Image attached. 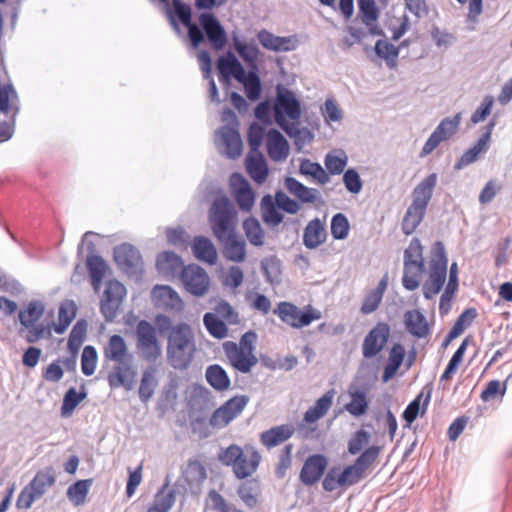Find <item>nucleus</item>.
I'll return each instance as SVG.
<instances>
[{
	"mask_svg": "<svg viewBox=\"0 0 512 512\" xmlns=\"http://www.w3.org/2000/svg\"><path fill=\"white\" fill-rule=\"evenodd\" d=\"M213 236L223 246V256L231 262L241 263L246 258V243L237 233L238 213L228 196L218 189L208 212Z\"/></svg>",
	"mask_w": 512,
	"mask_h": 512,
	"instance_id": "obj_1",
	"label": "nucleus"
},
{
	"mask_svg": "<svg viewBox=\"0 0 512 512\" xmlns=\"http://www.w3.org/2000/svg\"><path fill=\"white\" fill-rule=\"evenodd\" d=\"M382 447L378 445L367 446L350 465L340 469L338 466L330 467L322 481L326 492H333L339 487H350L359 482L363 474L377 460Z\"/></svg>",
	"mask_w": 512,
	"mask_h": 512,
	"instance_id": "obj_2",
	"label": "nucleus"
},
{
	"mask_svg": "<svg viewBox=\"0 0 512 512\" xmlns=\"http://www.w3.org/2000/svg\"><path fill=\"white\" fill-rule=\"evenodd\" d=\"M187 37L193 49L208 42L215 51H221L228 43L226 30L212 11L200 12L197 22L191 20L187 28Z\"/></svg>",
	"mask_w": 512,
	"mask_h": 512,
	"instance_id": "obj_3",
	"label": "nucleus"
},
{
	"mask_svg": "<svg viewBox=\"0 0 512 512\" xmlns=\"http://www.w3.org/2000/svg\"><path fill=\"white\" fill-rule=\"evenodd\" d=\"M127 352V344L121 335L110 336L107 346L104 348V356L106 359L118 363L107 376L108 384L112 389L123 387L126 391H130L134 387L136 371L129 362L124 361Z\"/></svg>",
	"mask_w": 512,
	"mask_h": 512,
	"instance_id": "obj_4",
	"label": "nucleus"
},
{
	"mask_svg": "<svg viewBox=\"0 0 512 512\" xmlns=\"http://www.w3.org/2000/svg\"><path fill=\"white\" fill-rule=\"evenodd\" d=\"M195 351V338L191 326L185 322L176 324L168 336V364L176 370H186L194 358Z\"/></svg>",
	"mask_w": 512,
	"mask_h": 512,
	"instance_id": "obj_5",
	"label": "nucleus"
},
{
	"mask_svg": "<svg viewBox=\"0 0 512 512\" xmlns=\"http://www.w3.org/2000/svg\"><path fill=\"white\" fill-rule=\"evenodd\" d=\"M432 258L428 279L422 285L423 296L431 300L441 292L447 278L448 256L442 241H436L432 246Z\"/></svg>",
	"mask_w": 512,
	"mask_h": 512,
	"instance_id": "obj_6",
	"label": "nucleus"
},
{
	"mask_svg": "<svg viewBox=\"0 0 512 512\" xmlns=\"http://www.w3.org/2000/svg\"><path fill=\"white\" fill-rule=\"evenodd\" d=\"M136 348L143 360L155 364L162 355V348L157 338L156 327L147 320H140L136 325Z\"/></svg>",
	"mask_w": 512,
	"mask_h": 512,
	"instance_id": "obj_7",
	"label": "nucleus"
},
{
	"mask_svg": "<svg viewBox=\"0 0 512 512\" xmlns=\"http://www.w3.org/2000/svg\"><path fill=\"white\" fill-rule=\"evenodd\" d=\"M274 121L290 119L300 121L302 116L301 101L294 91L278 83L275 86Z\"/></svg>",
	"mask_w": 512,
	"mask_h": 512,
	"instance_id": "obj_8",
	"label": "nucleus"
},
{
	"mask_svg": "<svg viewBox=\"0 0 512 512\" xmlns=\"http://www.w3.org/2000/svg\"><path fill=\"white\" fill-rule=\"evenodd\" d=\"M273 313L282 322L297 329L306 327L313 321L321 318L320 311L314 309L311 305L305 306L302 310L295 304L287 301L279 302Z\"/></svg>",
	"mask_w": 512,
	"mask_h": 512,
	"instance_id": "obj_9",
	"label": "nucleus"
},
{
	"mask_svg": "<svg viewBox=\"0 0 512 512\" xmlns=\"http://www.w3.org/2000/svg\"><path fill=\"white\" fill-rule=\"evenodd\" d=\"M113 258L117 267L127 276L141 279L144 263L140 251L130 243H122L114 247Z\"/></svg>",
	"mask_w": 512,
	"mask_h": 512,
	"instance_id": "obj_10",
	"label": "nucleus"
},
{
	"mask_svg": "<svg viewBox=\"0 0 512 512\" xmlns=\"http://www.w3.org/2000/svg\"><path fill=\"white\" fill-rule=\"evenodd\" d=\"M126 295V287L120 281L116 279L107 281L100 300V313L106 322L114 321Z\"/></svg>",
	"mask_w": 512,
	"mask_h": 512,
	"instance_id": "obj_11",
	"label": "nucleus"
},
{
	"mask_svg": "<svg viewBox=\"0 0 512 512\" xmlns=\"http://www.w3.org/2000/svg\"><path fill=\"white\" fill-rule=\"evenodd\" d=\"M93 234L92 231L83 234L81 243L78 245V254L81 253L83 244L86 243L90 253L86 258V267L90 276L91 285L95 291H98L109 266L102 256L95 254L96 248L93 241L87 240V237Z\"/></svg>",
	"mask_w": 512,
	"mask_h": 512,
	"instance_id": "obj_12",
	"label": "nucleus"
},
{
	"mask_svg": "<svg viewBox=\"0 0 512 512\" xmlns=\"http://www.w3.org/2000/svg\"><path fill=\"white\" fill-rule=\"evenodd\" d=\"M179 278L185 290L195 297L204 296L210 287V278L198 264H189L180 271Z\"/></svg>",
	"mask_w": 512,
	"mask_h": 512,
	"instance_id": "obj_13",
	"label": "nucleus"
},
{
	"mask_svg": "<svg viewBox=\"0 0 512 512\" xmlns=\"http://www.w3.org/2000/svg\"><path fill=\"white\" fill-rule=\"evenodd\" d=\"M189 418L194 431L206 423V414L212 406L211 392L204 386L194 388L189 402Z\"/></svg>",
	"mask_w": 512,
	"mask_h": 512,
	"instance_id": "obj_14",
	"label": "nucleus"
},
{
	"mask_svg": "<svg viewBox=\"0 0 512 512\" xmlns=\"http://www.w3.org/2000/svg\"><path fill=\"white\" fill-rule=\"evenodd\" d=\"M250 398L247 395H235L224 402L211 415L209 423L212 427L223 428L244 410Z\"/></svg>",
	"mask_w": 512,
	"mask_h": 512,
	"instance_id": "obj_15",
	"label": "nucleus"
},
{
	"mask_svg": "<svg viewBox=\"0 0 512 512\" xmlns=\"http://www.w3.org/2000/svg\"><path fill=\"white\" fill-rule=\"evenodd\" d=\"M460 122L461 115L459 113L455 114L453 117H445L442 119L424 143L419 156L421 158L428 156L442 141L453 136L457 132Z\"/></svg>",
	"mask_w": 512,
	"mask_h": 512,
	"instance_id": "obj_16",
	"label": "nucleus"
},
{
	"mask_svg": "<svg viewBox=\"0 0 512 512\" xmlns=\"http://www.w3.org/2000/svg\"><path fill=\"white\" fill-rule=\"evenodd\" d=\"M390 337V326L386 322H378L365 336L362 344V355L366 359L376 357L386 346Z\"/></svg>",
	"mask_w": 512,
	"mask_h": 512,
	"instance_id": "obj_17",
	"label": "nucleus"
},
{
	"mask_svg": "<svg viewBox=\"0 0 512 512\" xmlns=\"http://www.w3.org/2000/svg\"><path fill=\"white\" fill-rule=\"evenodd\" d=\"M328 459L325 455L315 453L309 455L301 468L299 479L305 486H313L326 474Z\"/></svg>",
	"mask_w": 512,
	"mask_h": 512,
	"instance_id": "obj_18",
	"label": "nucleus"
},
{
	"mask_svg": "<svg viewBox=\"0 0 512 512\" xmlns=\"http://www.w3.org/2000/svg\"><path fill=\"white\" fill-rule=\"evenodd\" d=\"M225 355L230 365L242 374L250 373L257 364L258 359L254 353L245 352L236 348V343L227 341L223 344Z\"/></svg>",
	"mask_w": 512,
	"mask_h": 512,
	"instance_id": "obj_19",
	"label": "nucleus"
},
{
	"mask_svg": "<svg viewBox=\"0 0 512 512\" xmlns=\"http://www.w3.org/2000/svg\"><path fill=\"white\" fill-rule=\"evenodd\" d=\"M151 298L157 308L174 312H181L184 309L181 297L169 285H155L151 291Z\"/></svg>",
	"mask_w": 512,
	"mask_h": 512,
	"instance_id": "obj_20",
	"label": "nucleus"
},
{
	"mask_svg": "<svg viewBox=\"0 0 512 512\" xmlns=\"http://www.w3.org/2000/svg\"><path fill=\"white\" fill-rule=\"evenodd\" d=\"M432 391V384H427L423 387L422 391L406 406L402 413V418L406 423L405 427H410L419 415L422 416L425 414L431 400Z\"/></svg>",
	"mask_w": 512,
	"mask_h": 512,
	"instance_id": "obj_21",
	"label": "nucleus"
},
{
	"mask_svg": "<svg viewBox=\"0 0 512 512\" xmlns=\"http://www.w3.org/2000/svg\"><path fill=\"white\" fill-rule=\"evenodd\" d=\"M217 134L225 147L226 157L233 160L239 158L243 151V142L238 128L224 125L217 130Z\"/></svg>",
	"mask_w": 512,
	"mask_h": 512,
	"instance_id": "obj_22",
	"label": "nucleus"
},
{
	"mask_svg": "<svg viewBox=\"0 0 512 512\" xmlns=\"http://www.w3.org/2000/svg\"><path fill=\"white\" fill-rule=\"evenodd\" d=\"M266 150L271 160L284 161L290 152L289 142L278 129L270 128L267 131Z\"/></svg>",
	"mask_w": 512,
	"mask_h": 512,
	"instance_id": "obj_23",
	"label": "nucleus"
},
{
	"mask_svg": "<svg viewBox=\"0 0 512 512\" xmlns=\"http://www.w3.org/2000/svg\"><path fill=\"white\" fill-rule=\"evenodd\" d=\"M45 303L42 300H31L24 308L18 311V321L20 327L18 329V335L23 336L25 328L32 326L37 323L45 313Z\"/></svg>",
	"mask_w": 512,
	"mask_h": 512,
	"instance_id": "obj_24",
	"label": "nucleus"
},
{
	"mask_svg": "<svg viewBox=\"0 0 512 512\" xmlns=\"http://www.w3.org/2000/svg\"><path fill=\"white\" fill-rule=\"evenodd\" d=\"M244 162L247 174L254 182L262 184L267 180L269 167L262 152H248Z\"/></svg>",
	"mask_w": 512,
	"mask_h": 512,
	"instance_id": "obj_25",
	"label": "nucleus"
},
{
	"mask_svg": "<svg viewBox=\"0 0 512 512\" xmlns=\"http://www.w3.org/2000/svg\"><path fill=\"white\" fill-rule=\"evenodd\" d=\"M0 112L11 116L8 122H13L16 125V118L20 113V98L11 82L5 83L2 90H0Z\"/></svg>",
	"mask_w": 512,
	"mask_h": 512,
	"instance_id": "obj_26",
	"label": "nucleus"
},
{
	"mask_svg": "<svg viewBox=\"0 0 512 512\" xmlns=\"http://www.w3.org/2000/svg\"><path fill=\"white\" fill-rule=\"evenodd\" d=\"M157 372V365L149 364L141 373L138 397L143 404H147L150 401L159 385Z\"/></svg>",
	"mask_w": 512,
	"mask_h": 512,
	"instance_id": "obj_27",
	"label": "nucleus"
},
{
	"mask_svg": "<svg viewBox=\"0 0 512 512\" xmlns=\"http://www.w3.org/2000/svg\"><path fill=\"white\" fill-rule=\"evenodd\" d=\"M183 267L186 266L182 258L173 251H163L156 257V269L165 277L179 275Z\"/></svg>",
	"mask_w": 512,
	"mask_h": 512,
	"instance_id": "obj_28",
	"label": "nucleus"
},
{
	"mask_svg": "<svg viewBox=\"0 0 512 512\" xmlns=\"http://www.w3.org/2000/svg\"><path fill=\"white\" fill-rule=\"evenodd\" d=\"M192 253L198 260L209 265H215L218 259V253L212 240L206 236L198 235L193 239L191 245Z\"/></svg>",
	"mask_w": 512,
	"mask_h": 512,
	"instance_id": "obj_29",
	"label": "nucleus"
},
{
	"mask_svg": "<svg viewBox=\"0 0 512 512\" xmlns=\"http://www.w3.org/2000/svg\"><path fill=\"white\" fill-rule=\"evenodd\" d=\"M437 180V173H430L421 180L412 190V203L427 208L432 199Z\"/></svg>",
	"mask_w": 512,
	"mask_h": 512,
	"instance_id": "obj_30",
	"label": "nucleus"
},
{
	"mask_svg": "<svg viewBox=\"0 0 512 512\" xmlns=\"http://www.w3.org/2000/svg\"><path fill=\"white\" fill-rule=\"evenodd\" d=\"M257 38L263 48L274 52H288L294 50L296 47L292 37L276 36L265 29L258 32Z\"/></svg>",
	"mask_w": 512,
	"mask_h": 512,
	"instance_id": "obj_31",
	"label": "nucleus"
},
{
	"mask_svg": "<svg viewBox=\"0 0 512 512\" xmlns=\"http://www.w3.org/2000/svg\"><path fill=\"white\" fill-rule=\"evenodd\" d=\"M284 185L286 189L298 199L299 203L313 204L320 197V193L317 189L305 186L294 177H286Z\"/></svg>",
	"mask_w": 512,
	"mask_h": 512,
	"instance_id": "obj_32",
	"label": "nucleus"
},
{
	"mask_svg": "<svg viewBox=\"0 0 512 512\" xmlns=\"http://www.w3.org/2000/svg\"><path fill=\"white\" fill-rule=\"evenodd\" d=\"M459 270L456 262H452L449 269L448 283L440 297L439 311L441 315L447 314L451 309V301L459 287Z\"/></svg>",
	"mask_w": 512,
	"mask_h": 512,
	"instance_id": "obj_33",
	"label": "nucleus"
},
{
	"mask_svg": "<svg viewBox=\"0 0 512 512\" xmlns=\"http://www.w3.org/2000/svg\"><path fill=\"white\" fill-rule=\"evenodd\" d=\"M233 46L240 57L245 61L248 68L250 69H259L258 66V55L259 48L254 40L250 42H245L240 39V37L236 34H232Z\"/></svg>",
	"mask_w": 512,
	"mask_h": 512,
	"instance_id": "obj_34",
	"label": "nucleus"
},
{
	"mask_svg": "<svg viewBox=\"0 0 512 512\" xmlns=\"http://www.w3.org/2000/svg\"><path fill=\"white\" fill-rule=\"evenodd\" d=\"M326 236L323 222L315 217L304 228L303 244L307 249H315L325 242Z\"/></svg>",
	"mask_w": 512,
	"mask_h": 512,
	"instance_id": "obj_35",
	"label": "nucleus"
},
{
	"mask_svg": "<svg viewBox=\"0 0 512 512\" xmlns=\"http://www.w3.org/2000/svg\"><path fill=\"white\" fill-rule=\"evenodd\" d=\"M275 123L290 137L294 139V144L300 150L306 142H310L314 135L307 128H299L300 121H292L290 119H283V121H275Z\"/></svg>",
	"mask_w": 512,
	"mask_h": 512,
	"instance_id": "obj_36",
	"label": "nucleus"
},
{
	"mask_svg": "<svg viewBox=\"0 0 512 512\" xmlns=\"http://www.w3.org/2000/svg\"><path fill=\"white\" fill-rule=\"evenodd\" d=\"M406 352L401 343H394L389 350L388 362L381 376L382 382H389L397 374L405 360Z\"/></svg>",
	"mask_w": 512,
	"mask_h": 512,
	"instance_id": "obj_37",
	"label": "nucleus"
},
{
	"mask_svg": "<svg viewBox=\"0 0 512 512\" xmlns=\"http://www.w3.org/2000/svg\"><path fill=\"white\" fill-rule=\"evenodd\" d=\"M260 210L263 222L270 227H276L284 221L285 216L271 194L262 196Z\"/></svg>",
	"mask_w": 512,
	"mask_h": 512,
	"instance_id": "obj_38",
	"label": "nucleus"
},
{
	"mask_svg": "<svg viewBox=\"0 0 512 512\" xmlns=\"http://www.w3.org/2000/svg\"><path fill=\"white\" fill-rule=\"evenodd\" d=\"M406 330L414 337L424 338L429 334L425 315L419 310H408L404 314Z\"/></svg>",
	"mask_w": 512,
	"mask_h": 512,
	"instance_id": "obj_39",
	"label": "nucleus"
},
{
	"mask_svg": "<svg viewBox=\"0 0 512 512\" xmlns=\"http://www.w3.org/2000/svg\"><path fill=\"white\" fill-rule=\"evenodd\" d=\"M294 433L293 426L283 424L265 430L260 435L261 443L268 449L278 446L287 441Z\"/></svg>",
	"mask_w": 512,
	"mask_h": 512,
	"instance_id": "obj_40",
	"label": "nucleus"
},
{
	"mask_svg": "<svg viewBox=\"0 0 512 512\" xmlns=\"http://www.w3.org/2000/svg\"><path fill=\"white\" fill-rule=\"evenodd\" d=\"M78 307L74 300L62 301L58 308V322H53V330L62 335L66 332L77 315Z\"/></svg>",
	"mask_w": 512,
	"mask_h": 512,
	"instance_id": "obj_41",
	"label": "nucleus"
},
{
	"mask_svg": "<svg viewBox=\"0 0 512 512\" xmlns=\"http://www.w3.org/2000/svg\"><path fill=\"white\" fill-rule=\"evenodd\" d=\"M477 316V311L475 308L470 307L466 308L456 319L453 326L445 336L444 340L442 341L441 347L447 348L450 343L456 339L458 336H460L466 327L471 325L473 320Z\"/></svg>",
	"mask_w": 512,
	"mask_h": 512,
	"instance_id": "obj_42",
	"label": "nucleus"
},
{
	"mask_svg": "<svg viewBox=\"0 0 512 512\" xmlns=\"http://www.w3.org/2000/svg\"><path fill=\"white\" fill-rule=\"evenodd\" d=\"M265 281L272 287L282 283V261L276 255L264 257L260 262Z\"/></svg>",
	"mask_w": 512,
	"mask_h": 512,
	"instance_id": "obj_43",
	"label": "nucleus"
},
{
	"mask_svg": "<svg viewBox=\"0 0 512 512\" xmlns=\"http://www.w3.org/2000/svg\"><path fill=\"white\" fill-rule=\"evenodd\" d=\"M198 61L203 74V78L208 80V91L210 101L216 104L220 103L218 88L212 77V58L210 53L203 49L198 53Z\"/></svg>",
	"mask_w": 512,
	"mask_h": 512,
	"instance_id": "obj_44",
	"label": "nucleus"
},
{
	"mask_svg": "<svg viewBox=\"0 0 512 512\" xmlns=\"http://www.w3.org/2000/svg\"><path fill=\"white\" fill-rule=\"evenodd\" d=\"M404 266L415 267L416 272L423 273L425 271V262L423 257V246L419 238L411 239L409 246L404 250Z\"/></svg>",
	"mask_w": 512,
	"mask_h": 512,
	"instance_id": "obj_45",
	"label": "nucleus"
},
{
	"mask_svg": "<svg viewBox=\"0 0 512 512\" xmlns=\"http://www.w3.org/2000/svg\"><path fill=\"white\" fill-rule=\"evenodd\" d=\"M426 211L427 208L411 202L402 219V232L407 236L413 234L423 221Z\"/></svg>",
	"mask_w": 512,
	"mask_h": 512,
	"instance_id": "obj_46",
	"label": "nucleus"
},
{
	"mask_svg": "<svg viewBox=\"0 0 512 512\" xmlns=\"http://www.w3.org/2000/svg\"><path fill=\"white\" fill-rule=\"evenodd\" d=\"M205 378L215 391L223 392L230 388L231 380L220 364L209 365L205 371Z\"/></svg>",
	"mask_w": 512,
	"mask_h": 512,
	"instance_id": "obj_47",
	"label": "nucleus"
},
{
	"mask_svg": "<svg viewBox=\"0 0 512 512\" xmlns=\"http://www.w3.org/2000/svg\"><path fill=\"white\" fill-rule=\"evenodd\" d=\"M87 395L88 393L84 384L81 385L79 391H77L75 387H70L63 396L60 408L61 416L63 418L70 417Z\"/></svg>",
	"mask_w": 512,
	"mask_h": 512,
	"instance_id": "obj_48",
	"label": "nucleus"
},
{
	"mask_svg": "<svg viewBox=\"0 0 512 512\" xmlns=\"http://www.w3.org/2000/svg\"><path fill=\"white\" fill-rule=\"evenodd\" d=\"M92 485V478L76 480L67 488L66 497L73 504V506H82L86 502Z\"/></svg>",
	"mask_w": 512,
	"mask_h": 512,
	"instance_id": "obj_49",
	"label": "nucleus"
},
{
	"mask_svg": "<svg viewBox=\"0 0 512 512\" xmlns=\"http://www.w3.org/2000/svg\"><path fill=\"white\" fill-rule=\"evenodd\" d=\"M56 482V476L52 467L36 472L33 479L29 482L28 487L33 490L39 498H41L48 488L52 487Z\"/></svg>",
	"mask_w": 512,
	"mask_h": 512,
	"instance_id": "obj_50",
	"label": "nucleus"
},
{
	"mask_svg": "<svg viewBox=\"0 0 512 512\" xmlns=\"http://www.w3.org/2000/svg\"><path fill=\"white\" fill-rule=\"evenodd\" d=\"M242 227L244 234L251 245L255 247H261L264 245L265 231L256 217L249 216L244 219Z\"/></svg>",
	"mask_w": 512,
	"mask_h": 512,
	"instance_id": "obj_51",
	"label": "nucleus"
},
{
	"mask_svg": "<svg viewBox=\"0 0 512 512\" xmlns=\"http://www.w3.org/2000/svg\"><path fill=\"white\" fill-rule=\"evenodd\" d=\"M350 402L345 405V410L354 417H361L367 413L369 400L365 390L355 388L349 390Z\"/></svg>",
	"mask_w": 512,
	"mask_h": 512,
	"instance_id": "obj_52",
	"label": "nucleus"
},
{
	"mask_svg": "<svg viewBox=\"0 0 512 512\" xmlns=\"http://www.w3.org/2000/svg\"><path fill=\"white\" fill-rule=\"evenodd\" d=\"M260 460L261 456L256 450L252 451L250 459L243 452L241 460L232 467L236 478L242 480L251 476L257 470Z\"/></svg>",
	"mask_w": 512,
	"mask_h": 512,
	"instance_id": "obj_53",
	"label": "nucleus"
},
{
	"mask_svg": "<svg viewBox=\"0 0 512 512\" xmlns=\"http://www.w3.org/2000/svg\"><path fill=\"white\" fill-rule=\"evenodd\" d=\"M373 50L378 58L386 62L388 68H396L400 47H396L394 44L388 41L379 39L376 41Z\"/></svg>",
	"mask_w": 512,
	"mask_h": 512,
	"instance_id": "obj_54",
	"label": "nucleus"
},
{
	"mask_svg": "<svg viewBox=\"0 0 512 512\" xmlns=\"http://www.w3.org/2000/svg\"><path fill=\"white\" fill-rule=\"evenodd\" d=\"M489 147V144L478 138L474 145L467 149L455 162L454 169L459 171L475 163L480 155L485 154L489 150Z\"/></svg>",
	"mask_w": 512,
	"mask_h": 512,
	"instance_id": "obj_55",
	"label": "nucleus"
},
{
	"mask_svg": "<svg viewBox=\"0 0 512 512\" xmlns=\"http://www.w3.org/2000/svg\"><path fill=\"white\" fill-rule=\"evenodd\" d=\"M169 482L166 481L158 490L155 496L154 504L148 509V512H168L176 501V490L170 489L166 492Z\"/></svg>",
	"mask_w": 512,
	"mask_h": 512,
	"instance_id": "obj_56",
	"label": "nucleus"
},
{
	"mask_svg": "<svg viewBox=\"0 0 512 512\" xmlns=\"http://www.w3.org/2000/svg\"><path fill=\"white\" fill-rule=\"evenodd\" d=\"M178 384L175 380L168 381L162 388L161 394L156 403V410L164 415L177 399Z\"/></svg>",
	"mask_w": 512,
	"mask_h": 512,
	"instance_id": "obj_57",
	"label": "nucleus"
},
{
	"mask_svg": "<svg viewBox=\"0 0 512 512\" xmlns=\"http://www.w3.org/2000/svg\"><path fill=\"white\" fill-rule=\"evenodd\" d=\"M299 173L303 176H310L319 184L324 185L329 182L330 178L328 173L324 170L318 162L304 158L299 165Z\"/></svg>",
	"mask_w": 512,
	"mask_h": 512,
	"instance_id": "obj_58",
	"label": "nucleus"
},
{
	"mask_svg": "<svg viewBox=\"0 0 512 512\" xmlns=\"http://www.w3.org/2000/svg\"><path fill=\"white\" fill-rule=\"evenodd\" d=\"M244 94L251 102H256L261 98L263 87L259 74V69H250L249 77L241 83Z\"/></svg>",
	"mask_w": 512,
	"mask_h": 512,
	"instance_id": "obj_59",
	"label": "nucleus"
},
{
	"mask_svg": "<svg viewBox=\"0 0 512 512\" xmlns=\"http://www.w3.org/2000/svg\"><path fill=\"white\" fill-rule=\"evenodd\" d=\"M203 324L208 333L216 339L221 340L228 335V327L225 321L220 319L215 313H205L203 316Z\"/></svg>",
	"mask_w": 512,
	"mask_h": 512,
	"instance_id": "obj_60",
	"label": "nucleus"
},
{
	"mask_svg": "<svg viewBox=\"0 0 512 512\" xmlns=\"http://www.w3.org/2000/svg\"><path fill=\"white\" fill-rule=\"evenodd\" d=\"M237 56L228 50L225 55L220 56L217 60L218 79L224 86L231 84V72L234 68Z\"/></svg>",
	"mask_w": 512,
	"mask_h": 512,
	"instance_id": "obj_61",
	"label": "nucleus"
},
{
	"mask_svg": "<svg viewBox=\"0 0 512 512\" xmlns=\"http://www.w3.org/2000/svg\"><path fill=\"white\" fill-rule=\"evenodd\" d=\"M53 330V321L47 324L35 323L28 328H25V333L22 338L29 344L37 343L41 339H48L51 337Z\"/></svg>",
	"mask_w": 512,
	"mask_h": 512,
	"instance_id": "obj_62",
	"label": "nucleus"
},
{
	"mask_svg": "<svg viewBox=\"0 0 512 512\" xmlns=\"http://www.w3.org/2000/svg\"><path fill=\"white\" fill-rule=\"evenodd\" d=\"M265 137L267 138V131L264 125H261L257 122H252L247 130V143L249 146V152H261L260 148Z\"/></svg>",
	"mask_w": 512,
	"mask_h": 512,
	"instance_id": "obj_63",
	"label": "nucleus"
},
{
	"mask_svg": "<svg viewBox=\"0 0 512 512\" xmlns=\"http://www.w3.org/2000/svg\"><path fill=\"white\" fill-rule=\"evenodd\" d=\"M259 489V483L255 479L247 480L246 482L242 483L238 488V496L240 499L244 502V504L249 507L253 508L256 506L258 500H257V491Z\"/></svg>",
	"mask_w": 512,
	"mask_h": 512,
	"instance_id": "obj_64",
	"label": "nucleus"
}]
</instances>
